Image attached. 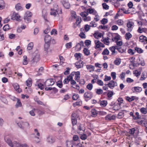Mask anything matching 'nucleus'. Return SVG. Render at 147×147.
<instances>
[{
  "label": "nucleus",
  "instance_id": "1",
  "mask_svg": "<svg viewBox=\"0 0 147 147\" xmlns=\"http://www.w3.org/2000/svg\"><path fill=\"white\" fill-rule=\"evenodd\" d=\"M4 140L11 147H28L26 144H20L17 141L14 140L12 138H4Z\"/></svg>",
  "mask_w": 147,
  "mask_h": 147
},
{
  "label": "nucleus",
  "instance_id": "2",
  "mask_svg": "<svg viewBox=\"0 0 147 147\" xmlns=\"http://www.w3.org/2000/svg\"><path fill=\"white\" fill-rule=\"evenodd\" d=\"M93 96V94L92 92L90 91L86 92L84 94V97L85 100L87 101L91 99Z\"/></svg>",
  "mask_w": 147,
  "mask_h": 147
},
{
  "label": "nucleus",
  "instance_id": "3",
  "mask_svg": "<svg viewBox=\"0 0 147 147\" xmlns=\"http://www.w3.org/2000/svg\"><path fill=\"white\" fill-rule=\"evenodd\" d=\"M105 84L111 89L113 88L115 86H117V83L113 80L110 81L108 84Z\"/></svg>",
  "mask_w": 147,
  "mask_h": 147
},
{
  "label": "nucleus",
  "instance_id": "4",
  "mask_svg": "<svg viewBox=\"0 0 147 147\" xmlns=\"http://www.w3.org/2000/svg\"><path fill=\"white\" fill-rule=\"evenodd\" d=\"M45 86H52L54 83V82L53 81V79H48L44 83Z\"/></svg>",
  "mask_w": 147,
  "mask_h": 147
},
{
  "label": "nucleus",
  "instance_id": "5",
  "mask_svg": "<svg viewBox=\"0 0 147 147\" xmlns=\"http://www.w3.org/2000/svg\"><path fill=\"white\" fill-rule=\"evenodd\" d=\"M63 6L66 9H69L70 7V5L66 0H62L61 1Z\"/></svg>",
  "mask_w": 147,
  "mask_h": 147
},
{
  "label": "nucleus",
  "instance_id": "6",
  "mask_svg": "<svg viewBox=\"0 0 147 147\" xmlns=\"http://www.w3.org/2000/svg\"><path fill=\"white\" fill-rule=\"evenodd\" d=\"M44 40L45 44H47L48 46H50L51 40V36L49 35H47L45 36Z\"/></svg>",
  "mask_w": 147,
  "mask_h": 147
},
{
  "label": "nucleus",
  "instance_id": "7",
  "mask_svg": "<svg viewBox=\"0 0 147 147\" xmlns=\"http://www.w3.org/2000/svg\"><path fill=\"white\" fill-rule=\"evenodd\" d=\"M19 126L23 129L24 127H28L29 125V124L28 122H22V123H17Z\"/></svg>",
  "mask_w": 147,
  "mask_h": 147
},
{
  "label": "nucleus",
  "instance_id": "8",
  "mask_svg": "<svg viewBox=\"0 0 147 147\" xmlns=\"http://www.w3.org/2000/svg\"><path fill=\"white\" fill-rule=\"evenodd\" d=\"M115 118L116 117L115 115L109 114L105 117V119L107 120H111L115 119Z\"/></svg>",
  "mask_w": 147,
  "mask_h": 147
},
{
  "label": "nucleus",
  "instance_id": "9",
  "mask_svg": "<svg viewBox=\"0 0 147 147\" xmlns=\"http://www.w3.org/2000/svg\"><path fill=\"white\" fill-rule=\"evenodd\" d=\"M20 16L18 13H13L11 19L13 20H16L17 21H19L20 20Z\"/></svg>",
  "mask_w": 147,
  "mask_h": 147
},
{
  "label": "nucleus",
  "instance_id": "10",
  "mask_svg": "<svg viewBox=\"0 0 147 147\" xmlns=\"http://www.w3.org/2000/svg\"><path fill=\"white\" fill-rule=\"evenodd\" d=\"M138 99V98L136 97V96H132L131 97L128 96L126 97V100L129 102L132 101L134 100H137Z\"/></svg>",
  "mask_w": 147,
  "mask_h": 147
},
{
  "label": "nucleus",
  "instance_id": "11",
  "mask_svg": "<svg viewBox=\"0 0 147 147\" xmlns=\"http://www.w3.org/2000/svg\"><path fill=\"white\" fill-rule=\"evenodd\" d=\"M13 87L15 90L19 93L22 92V90L20 88L19 85L18 83H15L13 84Z\"/></svg>",
  "mask_w": 147,
  "mask_h": 147
},
{
  "label": "nucleus",
  "instance_id": "12",
  "mask_svg": "<svg viewBox=\"0 0 147 147\" xmlns=\"http://www.w3.org/2000/svg\"><path fill=\"white\" fill-rule=\"evenodd\" d=\"M116 49L121 53L124 52L126 50V47H116Z\"/></svg>",
  "mask_w": 147,
  "mask_h": 147
},
{
  "label": "nucleus",
  "instance_id": "13",
  "mask_svg": "<svg viewBox=\"0 0 147 147\" xmlns=\"http://www.w3.org/2000/svg\"><path fill=\"white\" fill-rule=\"evenodd\" d=\"M133 92H140L142 90V89L141 87L138 86L134 87L132 88Z\"/></svg>",
  "mask_w": 147,
  "mask_h": 147
},
{
  "label": "nucleus",
  "instance_id": "14",
  "mask_svg": "<svg viewBox=\"0 0 147 147\" xmlns=\"http://www.w3.org/2000/svg\"><path fill=\"white\" fill-rule=\"evenodd\" d=\"M76 67L77 68H80L83 67V61L76 62L75 63Z\"/></svg>",
  "mask_w": 147,
  "mask_h": 147
},
{
  "label": "nucleus",
  "instance_id": "15",
  "mask_svg": "<svg viewBox=\"0 0 147 147\" xmlns=\"http://www.w3.org/2000/svg\"><path fill=\"white\" fill-rule=\"evenodd\" d=\"M87 12V13L92 14L93 15L96 14L97 13L96 11L94 9L92 8H89L88 9Z\"/></svg>",
  "mask_w": 147,
  "mask_h": 147
},
{
  "label": "nucleus",
  "instance_id": "16",
  "mask_svg": "<svg viewBox=\"0 0 147 147\" xmlns=\"http://www.w3.org/2000/svg\"><path fill=\"white\" fill-rule=\"evenodd\" d=\"M75 79L77 82H79L80 79V72L79 71L76 72Z\"/></svg>",
  "mask_w": 147,
  "mask_h": 147
},
{
  "label": "nucleus",
  "instance_id": "17",
  "mask_svg": "<svg viewBox=\"0 0 147 147\" xmlns=\"http://www.w3.org/2000/svg\"><path fill=\"white\" fill-rule=\"evenodd\" d=\"M140 41L142 42H143L144 44L146 43V37L143 35L139 37Z\"/></svg>",
  "mask_w": 147,
  "mask_h": 147
},
{
  "label": "nucleus",
  "instance_id": "18",
  "mask_svg": "<svg viewBox=\"0 0 147 147\" xmlns=\"http://www.w3.org/2000/svg\"><path fill=\"white\" fill-rule=\"evenodd\" d=\"M93 36L96 38L98 39L99 37H101V33L98 31H96L93 34Z\"/></svg>",
  "mask_w": 147,
  "mask_h": 147
},
{
  "label": "nucleus",
  "instance_id": "19",
  "mask_svg": "<svg viewBox=\"0 0 147 147\" xmlns=\"http://www.w3.org/2000/svg\"><path fill=\"white\" fill-rule=\"evenodd\" d=\"M32 80L31 78H28L26 81V84L28 87H30L32 85Z\"/></svg>",
  "mask_w": 147,
  "mask_h": 147
},
{
  "label": "nucleus",
  "instance_id": "20",
  "mask_svg": "<svg viewBox=\"0 0 147 147\" xmlns=\"http://www.w3.org/2000/svg\"><path fill=\"white\" fill-rule=\"evenodd\" d=\"M40 59V55L37 54L34 57L32 60L34 62H37L39 61Z\"/></svg>",
  "mask_w": 147,
  "mask_h": 147
},
{
  "label": "nucleus",
  "instance_id": "21",
  "mask_svg": "<svg viewBox=\"0 0 147 147\" xmlns=\"http://www.w3.org/2000/svg\"><path fill=\"white\" fill-rule=\"evenodd\" d=\"M86 68L88 69L90 71H94V66L91 65H87Z\"/></svg>",
  "mask_w": 147,
  "mask_h": 147
},
{
  "label": "nucleus",
  "instance_id": "22",
  "mask_svg": "<svg viewBox=\"0 0 147 147\" xmlns=\"http://www.w3.org/2000/svg\"><path fill=\"white\" fill-rule=\"evenodd\" d=\"M50 14L51 15H53L55 16L57 15H58V11L56 10H53L52 9H51V11L50 12Z\"/></svg>",
  "mask_w": 147,
  "mask_h": 147
},
{
  "label": "nucleus",
  "instance_id": "23",
  "mask_svg": "<svg viewBox=\"0 0 147 147\" xmlns=\"http://www.w3.org/2000/svg\"><path fill=\"white\" fill-rule=\"evenodd\" d=\"M92 116L93 117H95L98 114L97 111L95 109H92L91 111Z\"/></svg>",
  "mask_w": 147,
  "mask_h": 147
},
{
  "label": "nucleus",
  "instance_id": "24",
  "mask_svg": "<svg viewBox=\"0 0 147 147\" xmlns=\"http://www.w3.org/2000/svg\"><path fill=\"white\" fill-rule=\"evenodd\" d=\"M44 53L45 54H47L49 52H51V49L49 47H44Z\"/></svg>",
  "mask_w": 147,
  "mask_h": 147
},
{
  "label": "nucleus",
  "instance_id": "25",
  "mask_svg": "<svg viewBox=\"0 0 147 147\" xmlns=\"http://www.w3.org/2000/svg\"><path fill=\"white\" fill-rule=\"evenodd\" d=\"M47 141V142L50 143H53L55 141L54 139L52 136H50L48 137Z\"/></svg>",
  "mask_w": 147,
  "mask_h": 147
},
{
  "label": "nucleus",
  "instance_id": "26",
  "mask_svg": "<svg viewBox=\"0 0 147 147\" xmlns=\"http://www.w3.org/2000/svg\"><path fill=\"white\" fill-rule=\"evenodd\" d=\"M121 59L120 58H117L114 61V63L116 65H119L121 62Z\"/></svg>",
  "mask_w": 147,
  "mask_h": 147
},
{
  "label": "nucleus",
  "instance_id": "27",
  "mask_svg": "<svg viewBox=\"0 0 147 147\" xmlns=\"http://www.w3.org/2000/svg\"><path fill=\"white\" fill-rule=\"evenodd\" d=\"M42 16L45 20L47 21H48L47 20V14L46 10H43L42 11Z\"/></svg>",
  "mask_w": 147,
  "mask_h": 147
},
{
  "label": "nucleus",
  "instance_id": "28",
  "mask_svg": "<svg viewBox=\"0 0 147 147\" xmlns=\"http://www.w3.org/2000/svg\"><path fill=\"white\" fill-rule=\"evenodd\" d=\"M73 142L72 141H68L67 142V147H73Z\"/></svg>",
  "mask_w": 147,
  "mask_h": 147
},
{
  "label": "nucleus",
  "instance_id": "29",
  "mask_svg": "<svg viewBox=\"0 0 147 147\" xmlns=\"http://www.w3.org/2000/svg\"><path fill=\"white\" fill-rule=\"evenodd\" d=\"M32 13L31 12L29 11H27L25 13L24 17H30L32 16Z\"/></svg>",
  "mask_w": 147,
  "mask_h": 147
},
{
  "label": "nucleus",
  "instance_id": "30",
  "mask_svg": "<svg viewBox=\"0 0 147 147\" xmlns=\"http://www.w3.org/2000/svg\"><path fill=\"white\" fill-rule=\"evenodd\" d=\"M24 59L23 60L22 62L23 65H26L28 63V62L27 60V56L25 55L23 57Z\"/></svg>",
  "mask_w": 147,
  "mask_h": 147
},
{
  "label": "nucleus",
  "instance_id": "31",
  "mask_svg": "<svg viewBox=\"0 0 147 147\" xmlns=\"http://www.w3.org/2000/svg\"><path fill=\"white\" fill-rule=\"evenodd\" d=\"M135 51H136L139 53H141L143 52V51L141 48L136 47L135 48Z\"/></svg>",
  "mask_w": 147,
  "mask_h": 147
},
{
  "label": "nucleus",
  "instance_id": "32",
  "mask_svg": "<svg viewBox=\"0 0 147 147\" xmlns=\"http://www.w3.org/2000/svg\"><path fill=\"white\" fill-rule=\"evenodd\" d=\"M5 7L4 1L3 0H0V10L3 9Z\"/></svg>",
  "mask_w": 147,
  "mask_h": 147
},
{
  "label": "nucleus",
  "instance_id": "33",
  "mask_svg": "<svg viewBox=\"0 0 147 147\" xmlns=\"http://www.w3.org/2000/svg\"><path fill=\"white\" fill-rule=\"evenodd\" d=\"M117 35L113 39V41L116 42L117 41H118L120 40V36L118 34H116Z\"/></svg>",
  "mask_w": 147,
  "mask_h": 147
},
{
  "label": "nucleus",
  "instance_id": "34",
  "mask_svg": "<svg viewBox=\"0 0 147 147\" xmlns=\"http://www.w3.org/2000/svg\"><path fill=\"white\" fill-rule=\"evenodd\" d=\"M116 47H111L109 48L110 51L112 52L111 55H114L115 53V49H116Z\"/></svg>",
  "mask_w": 147,
  "mask_h": 147
},
{
  "label": "nucleus",
  "instance_id": "35",
  "mask_svg": "<svg viewBox=\"0 0 147 147\" xmlns=\"http://www.w3.org/2000/svg\"><path fill=\"white\" fill-rule=\"evenodd\" d=\"M83 52L84 54L87 56L89 55L90 54L89 50L86 48H84V49Z\"/></svg>",
  "mask_w": 147,
  "mask_h": 147
},
{
  "label": "nucleus",
  "instance_id": "36",
  "mask_svg": "<svg viewBox=\"0 0 147 147\" xmlns=\"http://www.w3.org/2000/svg\"><path fill=\"white\" fill-rule=\"evenodd\" d=\"M132 37L131 34L129 32L127 33L125 35V38L127 40H129Z\"/></svg>",
  "mask_w": 147,
  "mask_h": 147
},
{
  "label": "nucleus",
  "instance_id": "37",
  "mask_svg": "<svg viewBox=\"0 0 147 147\" xmlns=\"http://www.w3.org/2000/svg\"><path fill=\"white\" fill-rule=\"evenodd\" d=\"M71 16L73 19H75L76 18V12L73 11H72L71 12Z\"/></svg>",
  "mask_w": 147,
  "mask_h": 147
},
{
  "label": "nucleus",
  "instance_id": "38",
  "mask_svg": "<svg viewBox=\"0 0 147 147\" xmlns=\"http://www.w3.org/2000/svg\"><path fill=\"white\" fill-rule=\"evenodd\" d=\"M134 24L133 22H132L129 21L127 24V27L129 28H131L133 25Z\"/></svg>",
  "mask_w": 147,
  "mask_h": 147
},
{
  "label": "nucleus",
  "instance_id": "39",
  "mask_svg": "<svg viewBox=\"0 0 147 147\" xmlns=\"http://www.w3.org/2000/svg\"><path fill=\"white\" fill-rule=\"evenodd\" d=\"M17 101V102L16 105V107L18 108L21 107L22 105V104L20 102V99H18Z\"/></svg>",
  "mask_w": 147,
  "mask_h": 147
},
{
  "label": "nucleus",
  "instance_id": "40",
  "mask_svg": "<svg viewBox=\"0 0 147 147\" xmlns=\"http://www.w3.org/2000/svg\"><path fill=\"white\" fill-rule=\"evenodd\" d=\"M136 129L134 128H133L129 129V133L131 135H133L135 132Z\"/></svg>",
  "mask_w": 147,
  "mask_h": 147
},
{
  "label": "nucleus",
  "instance_id": "41",
  "mask_svg": "<svg viewBox=\"0 0 147 147\" xmlns=\"http://www.w3.org/2000/svg\"><path fill=\"white\" fill-rule=\"evenodd\" d=\"M71 80V79H70V78L68 76L67 78L64 80L63 81V83L64 84H68L69 81H70V80Z\"/></svg>",
  "mask_w": 147,
  "mask_h": 147
},
{
  "label": "nucleus",
  "instance_id": "42",
  "mask_svg": "<svg viewBox=\"0 0 147 147\" xmlns=\"http://www.w3.org/2000/svg\"><path fill=\"white\" fill-rule=\"evenodd\" d=\"M140 111L142 113L145 114L147 113V109L146 108L142 107L140 109Z\"/></svg>",
  "mask_w": 147,
  "mask_h": 147
},
{
  "label": "nucleus",
  "instance_id": "43",
  "mask_svg": "<svg viewBox=\"0 0 147 147\" xmlns=\"http://www.w3.org/2000/svg\"><path fill=\"white\" fill-rule=\"evenodd\" d=\"M74 56L77 60H79L81 57V54L80 53H76L74 54Z\"/></svg>",
  "mask_w": 147,
  "mask_h": 147
},
{
  "label": "nucleus",
  "instance_id": "44",
  "mask_svg": "<svg viewBox=\"0 0 147 147\" xmlns=\"http://www.w3.org/2000/svg\"><path fill=\"white\" fill-rule=\"evenodd\" d=\"M57 85L59 88H61L63 86V84L61 81H58L57 83Z\"/></svg>",
  "mask_w": 147,
  "mask_h": 147
},
{
  "label": "nucleus",
  "instance_id": "45",
  "mask_svg": "<svg viewBox=\"0 0 147 147\" xmlns=\"http://www.w3.org/2000/svg\"><path fill=\"white\" fill-rule=\"evenodd\" d=\"M71 120L73 126L76 124L77 123V119H76L71 118Z\"/></svg>",
  "mask_w": 147,
  "mask_h": 147
},
{
  "label": "nucleus",
  "instance_id": "46",
  "mask_svg": "<svg viewBox=\"0 0 147 147\" xmlns=\"http://www.w3.org/2000/svg\"><path fill=\"white\" fill-rule=\"evenodd\" d=\"M102 5L104 9L107 10L109 9V6L105 3H103Z\"/></svg>",
  "mask_w": 147,
  "mask_h": 147
},
{
  "label": "nucleus",
  "instance_id": "47",
  "mask_svg": "<svg viewBox=\"0 0 147 147\" xmlns=\"http://www.w3.org/2000/svg\"><path fill=\"white\" fill-rule=\"evenodd\" d=\"M113 95V92L112 91H109L107 93V96L109 98L111 97Z\"/></svg>",
  "mask_w": 147,
  "mask_h": 147
},
{
  "label": "nucleus",
  "instance_id": "48",
  "mask_svg": "<svg viewBox=\"0 0 147 147\" xmlns=\"http://www.w3.org/2000/svg\"><path fill=\"white\" fill-rule=\"evenodd\" d=\"M109 51L107 49H105L102 53V54L103 55H109Z\"/></svg>",
  "mask_w": 147,
  "mask_h": 147
},
{
  "label": "nucleus",
  "instance_id": "49",
  "mask_svg": "<svg viewBox=\"0 0 147 147\" xmlns=\"http://www.w3.org/2000/svg\"><path fill=\"white\" fill-rule=\"evenodd\" d=\"M81 21V18L80 17H78L76 19V22L77 26H78L80 23Z\"/></svg>",
  "mask_w": 147,
  "mask_h": 147
},
{
  "label": "nucleus",
  "instance_id": "50",
  "mask_svg": "<svg viewBox=\"0 0 147 147\" xmlns=\"http://www.w3.org/2000/svg\"><path fill=\"white\" fill-rule=\"evenodd\" d=\"M95 45V46H101V42L98 40H96L94 41Z\"/></svg>",
  "mask_w": 147,
  "mask_h": 147
},
{
  "label": "nucleus",
  "instance_id": "51",
  "mask_svg": "<svg viewBox=\"0 0 147 147\" xmlns=\"http://www.w3.org/2000/svg\"><path fill=\"white\" fill-rule=\"evenodd\" d=\"M79 97L78 94H74L72 96V99L74 100H76Z\"/></svg>",
  "mask_w": 147,
  "mask_h": 147
},
{
  "label": "nucleus",
  "instance_id": "52",
  "mask_svg": "<svg viewBox=\"0 0 147 147\" xmlns=\"http://www.w3.org/2000/svg\"><path fill=\"white\" fill-rule=\"evenodd\" d=\"M123 113L122 112H120L118 114L117 117L119 119H121L123 117Z\"/></svg>",
  "mask_w": 147,
  "mask_h": 147
},
{
  "label": "nucleus",
  "instance_id": "53",
  "mask_svg": "<svg viewBox=\"0 0 147 147\" xmlns=\"http://www.w3.org/2000/svg\"><path fill=\"white\" fill-rule=\"evenodd\" d=\"M140 72H139L137 70H136L134 71V74L135 76L136 77L138 76H140Z\"/></svg>",
  "mask_w": 147,
  "mask_h": 147
},
{
  "label": "nucleus",
  "instance_id": "54",
  "mask_svg": "<svg viewBox=\"0 0 147 147\" xmlns=\"http://www.w3.org/2000/svg\"><path fill=\"white\" fill-rule=\"evenodd\" d=\"M117 100L118 101L119 103H117V104L119 106H120L121 104L123 102V100L122 98H119Z\"/></svg>",
  "mask_w": 147,
  "mask_h": 147
},
{
  "label": "nucleus",
  "instance_id": "55",
  "mask_svg": "<svg viewBox=\"0 0 147 147\" xmlns=\"http://www.w3.org/2000/svg\"><path fill=\"white\" fill-rule=\"evenodd\" d=\"M93 87V85L91 83H89L86 86V88L89 90H91Z\"/></svg>",
  "mask_w": 147,
  "mask_h": 147
},
{
  "label": "nucleus",
  "instance_id": "56",
  "mask_svg": "<svg viewBox=\"0 0 147 147\" xmlns=\"http://www.w3.org/2000/svg\"><path fill=\"white\" fill-rule=\"evenodd\" d=\"M15 7L17 10H18L22 8L21 5L19 3H18L16 5Z\"/></svg>",
  "mask_w": 147,
  "mask_h": 147
},
{
  "label": "nucleus",
  "instance_id": "57",
  "mask_svg": "<svg viewBox=\"0 0 147 147\" xmlns=\"http://www.w3.org/2000/svg\"><path fill=\"white\" fill-rule=\"evenodd\" d=\"M139 60L140 61V62H139V63L138 64V65H140L142 66H144L145 65V63L144 61L143 60H140V59H139Z\"/></svg>",
  "mask_w": 147,
  "mask_h": 147
},
{
  "label": "nucleus",
  "instance_id": "58",
  "mask_svg": "<svg viewBox=\"0 0 147 147\" xmlns=\"http://www.w3.org/2000/svg\"><path fill=\"white\" fill-rule=\"evenodd\" d=\"M87 138L86 135L84 134L81 135L80 137V138L82 140H85Z\"/></svg>",
  "mask_w": 147,
  "mask_h": 147
},
{
  "label": "nucleus",
  "instance_id": "59",
  "mask_svg": "<svg viewBox=\"0 0 147 147\" xmlns=\"http://www.w3.org/2000/svg\"><path fill=\"white\" fill-rule=\"evenodd\" d=\"M80 15L83 18H85V17L87 16L88 15V14L86 12H82L80 13Z\"/></svg>",
  "mask_w": 147,
  "mask_h": 147
},
{
  "label": "nucleus",
  "instance_id": "60",
  "mask_svg": "<svg viewBox=\"0 0 147 147\" xmlns=\"http://www.w3.org/2000/svg\"><path fill=\"white\" fill-rule=\"evenodd\" d=\"M76 74V72L73 71L68 76L70 78V79L72 80L73 79V76L75 75Z\"/></svg>",
  "mask_w": 147,
  "mask_h": 147
},
{
  "label": "nucleus",
  "instance_id": "61",
  "mask_svg": "<svg viewBox=\"0 0 147 147\" xmlns=\"http://www.w3.org/2000/svg\"><path fill=\"white\" fill-rule=\"evenodd\" d=\"M38 88H40L41 90L43 89L44 87V85L42 84L41 83H39L37 85Z\"/></svg>",
  "mask_w": 147,
  "mask_h": 147
},
{
  "label": "nucleus",
  "instance_id": "62",
  "mask_svg": "<svg viewBox=\"0 0 147 147\" xmlns=\"http://www.w3.org/2000/svg\"><path fill=\"white\" fill-rule=\"evenodd\" d=\"M107 100H103L102 101V106L105 107L107 105Z\"/></svg>",
  "mask_w": 147,
  "mask_h": 147
},
{
  "label": "nucleus",
  "instance_id": "63",
  "mask_svg": "<svg viewBox=\"0 0 147 147\" xmlns=\"http://www.w3.org/2000/svg\"><path fill=\"white\" fill-rule=\"evenodd\" d=\"M9 26L8 24L5 25L3 28V30L5 31H6L9 29Z\"/></svg>",
  "mask_w": 147,
  "mask_h": 147
},
{
  "label": "nucleus",
  "instance_id": "64",
  "mask_svg": "<svg viewBox=\"0 0 147 147\" xmlns=\"http://www.w3.org/2000/svg\"><path fill=\"white\" fill-rule=\"evenodd\" d=\"M135 52V50H133L131 49H129L128 51V53L131 55H133Z\"/></svg>",
  "mask_w": 147,
  "mask_h": 147
}]
</instances>
